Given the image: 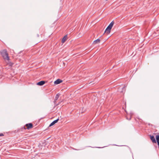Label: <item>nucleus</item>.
<instances>
[{
    "label": "nucleus",
    "mask_w": 159,
    "mask_h": 159,
    "mask_svg": "<svg viewBox=\"0 0 159 159\" xmlns=\"http://www.w3.org/2000/svg\"><path fill=\"white\" fill-rule=\"evenodd\" d=\"M1 55L7 62L9 61V58L6 50H3L0 52Z\"/></svg>",
    "instance_id": "f257e3e1"
},
{
    "label": "nucleus",
    "mask_w": 159,
    "mask_h": 159,
    "mask_svg": "<svg viewBox=\"0 0 159 159\" xmlns=\"http://www.w3.org/2000/svg\"><path fill=\"white\" fill-rule=\"evenodd\" d=\"M114 23V22L113 21H112L111 23L105 30V33L109 34L110 33V30L113 27Z\"/></svg>",
    "instance_id": "f03ea898"
},
{
    "label": "nucleus",
    "mask_w": 159,
    "mask_h": 159,
    "mask_svg": "<svg viewBox=\"0 0 159 159\" xmlns=\"http://www.w3.org/2000/svg\"><path fill=\"white\" fill-rule=\"evenodd\" d=\"M114 23V22L113 21H112L111 23L105 30V33L109 34L110 33V30L113 27Z\"/></svg>",
    "instance_id": "7ed1b4c3"
},
{
    "label": "nucleus",
    "mask_w": 159,
    "mask_h": 159,
    "mask_svg": "<svg viewBox=\"0 0 159 159\" xmlns=\"http://www.w3.org/2000/svg\"><path fill=\"white\" fill-rule=\"evenodd\" d=\"M62 82V81L59 79H58L56 80L54 82V84H58Z\"/></svg>",
    "instance_id": "20e7f679"
},
{
    "label": "nucleus",
    "mask_w": 159,
    "mask_h": 159,
    "mask_svg": "<svg viewBox=\"0 0 159 159\" xmlns=\"http://www.w3.org/2000/svg\"><path fill=\"white\" fill-rule=\"evenodd\" d=\"M59 119H57L54 120L53 121L52 123H51V124L49 125V127H51L52 125H54L55 123H57Z\"/></svg>",
    "instance_id": "39448f33"
},
{
    "label": "nucleus",
    "mask_w": 159,
    "mask_h": 159,
    "mask_svg": "<svg viewBox=\"0 0 159 159\" xmlns=\"http://www.w3.org/2000/svg\"><path fill=\"white\" fill-rule=\"evenodd\" d=\"M45 83V82L44 81H40L37 83V85L42 86Z\"/></svg>",
    "instance_id": "423d86ee"
},
{
    "label": "nucleus",
    "mask_w": 159,
    "mask_h": 159,
    "mask_svg": "<svg viewBox=\"0 0 159 159\" xmlns=\"http://www.w3.org/2000/svg\"><path fill=\"white\" fill-rule=\"evenodd\" d=\"M26 126L27 127L28 129H29L32 127L33 125L32 123H29L26 124Z\"/></svg>",
    "instance_id": "0eeeda50"
},
{
    "label": "nucleus",
    "mask_w": 159,
    "mask_h": 159,
    "mask_svg": "<svg viewBox=\"0 0 159 159\" xmlns=\"http://www.w3.org/2000/svg\"><path fill=\"white\" fill-rule=\"evenodd\" d=\"M150 139L153 143H156V141L154 136H150Z\"/></svg>",
    "instance_id": "6e6552de"
},
{
    "label": "nucleus",
    "mask_w": 159,
    "mask_h": 159,
    "mask_svg": "<svg viewBox=\"0 0 159 159\" xmlns=\"http://www.w3.org/2000/svg\"><path fill=\"white\" fill-rule=\"evenodd\" d=\"M67 35H66L63 38L62 40H61V42L62 43H64L67 40Z\"/></svg>",
    "instance_id": "1a4fd4ad"
},
{
    "label": "nucleus",
    "mask_w": 159,
    "mask_h": 159,
    "mask_svg": "<svg viewBox=\"0 0 159 159\" xmlns=\"http://www.w3.org/2000/svg\"><path fill=\"white\" fill-rule=\"evenodd\" d=\"M156 142L157 143V144L159 146V135H157L156 136Z\"/></svg>",
    "instance_id": "9d476101"
},
{
    "label": "nucleus",
    "mask_w": 159,
    "mask_h": 159,
    "mask_svg": "<svg viewBox=\"0 0 159 159\" xmlns=\"http://www.w3.org/2000/svg\"><path fill=\"white\" fill-rule=\"evenodd\" d=\"M100 39H97L96 40L93 41V43L94 44L98 43H100Z\"/></svg>",
    "instance_id": "9b49d317"
},
{
    "label": "nucleus",
    "mask_w": 159,
    "mask_h": 159,
    "mask_svg": "<svg viewBox=\"0 0 159 159\" xmlns=\"http://www.w3.org/2000/svg\"><path fill=\"white\" fill-rule=\"evenodd\" d=\"M60 94L59 93L57 94L55 97V101H56L58 98L59 97Z\"/></svg>",
    "instance_id": "f8f14e48"
},
{
    "label": "nucleus",
    "mask_w": 159,
    "mask_h": 159,
    "mask_svg": "<svg viewBox=\"0 0 159 159\" xmlns=\"http://www.w3.org/2000/svg\"><path fill=\"white\" fill-rule=\"evenodd\" d=\"M123 90L122 91H120V92H123L124 91L125 92V87H123Z\"/></svg>",
    "instance_id": "ddd939ff"
},
{
    "label": "nucleus",
    "mask_w": 159,
    "mask_h": 159,
    "mask_svg": "<svg viewBox=\"0 0 159 159\" xmlns=\"http://www.w3.org/2000/svg\"><path fill=\"white\" fill-rule=\"evenodd\" d=\"M8 65L10 66H11L12 64L11 63H8Z\"/></svg>",
    "instance_id": "4468645a"
},
{
    "label": "nucleus",
    "mask_w": 159,
    "mask_h": 159,
    "mask_svg": "<svg viewBox=\"0 0 159 159\" xmlns=\"http://www.w3.org/2000/svg\"><path fill=\"white\" fill-rule=\"evenodd\" d=\"M3 135V134H0V136H2Z\"/></svg>",
    "instance_id": "2eb2a0df"
}]
</instances>
